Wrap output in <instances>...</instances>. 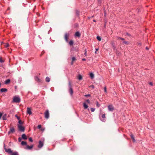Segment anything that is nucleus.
<instances>
[{
    "mask_svg": "<svg viewBox=\"0 0 155 155\" xmlns=\"http://www.w3.org/2000/svg\"><path fill=\"white\" fill-rule=\"evenodd\" d=\"M68 87L69 88V92L70 95L72 96L73 94V91L72 88L71 83L70 81H69L68 83Z\"/></svg>",
    "mask_w": 155,
    "mask_h": 155,
    "instance_id": "obj_1",
    "label": "nucleus"
},
{
    "mask_svg": "<svg viewBox=\"0 0 155 155\" xmlns=\"http://www.w3.org/2000/svg\"><path fill=\"white\" fill-rule=\"evenodd\" d=\"M18 127L19 130L21 132H24L25 131V128L24 127L19 124L18 125Z\"/></svg>",
    "mask_w": 155,
    "mask_h": 155,
    "instance_id": "obj_2",
    "label": "nucleus"
},
{
    "mask_svg": "<svg viewBox=\"0 0 155 155\" xmlns=\"http://www.w3.org/2000/svg\"><path fill=\"white\" fill-rule=\"evenodd\" d=\"M13 101L16 103H19L20 101V99L19 97L15 96L14 97Z\"/></svg>",
    "mask_w": 155,
    "mask_h": 155,
    "instance_id": "obj_3",
    "label": "nucleus"
},
{
    "mask_svg": "<svg viewBox=\"0 0 155 155\" xmlns=\"http://www.w3.org/2000/svg\"><path fill=\"white\" fill-rule=\"evenodd\" d=\"M49 111L48 110H46L45 113V117L46 119H48L49 117Z\"/></svg>",
    "mask_w": 155,
    "mask_h": 155,
    "instance_id": "obj_4",
    "label": "nucleus"
},
{
    "mask_svg": "<svg viewBox=\"0 0 155 155\" xmlns=\"http://www.w3.org/2000/svg\"><path fill=\"white\" fill-rule=\"evenodd\" d=\"M108 110L110 111H113L114 109V107L112 105H110L108 106Z\"/></svg>",
    "mask_w": 155,
    "mask_h": 155,
    "instance_id": "obj_5",
    "label": "nucleus"
},
{
    "mask_svg": "<svg viewBox=\"0 0 155 155\" xmlns=\"http://www.w3.org/2000/svg\"><path fill=\"white\" fill-rule=\"evenodd\" d=\"M15 132V129L13 127H11L10 128V131L8 132V134L9 135L11 133H13Z\"/></svg>",
    "mask_w": 155,
    "mask_h": 155,
    "instance_id": "obj_6",
    "label": "nucleus"
},
{
    "mask_svg": "<svg viewBox=\"0 0 155 155\" xmlns=\"http://www.w3.org/2000/svg\"><path fill=\"white\" fill-rule=\"evenodd\" d=\"M69 36V33H66L64 35V38L67 42L68 41V39Z\"/></svg>",
    "mask_w": 155,
    "mask_h": 155,
    "instance_id": "obj_7",
    "label": "nucleus"
},
{
    "mask_svg": "<svg viewBox=\"0 0 155 155\" xmlns=\"http://www.w3.org/2000/svg\"><path fill=\"white\" fill-rule=\"evenodd\" d=\"M43 145V143L41 141H40L39 142V144L38 146V147L39 148H41Z\"/></svg>",
    "mask_w": 155,
    "mask_h": 155,
    "instance_id": "obj_8",
    "label": "nucleus"
},
{
    "mask_svg": "<svg viewBox=\"0 0 155 155\" xmlns=\"http://www.w3.org/2000/svg\"><path fill=\"white\" fill-rule=\"evenodd\" d=\"M5 151L6 152H8L9 153H12V151L10 149H7L5 147L4 148Z\"/></svg>",
    "mask_w": 155,
    "mask_h": 155,
    "instance_id": "obj_9",
    "label": "nucleus"
},
{
    "mask_svg": "<svg viewBox=\"0 0 155 155\" xmlns=\"http://www.w3.org/2000/svg\"><path fill=\"white\" fill-rule=\"evenodd\" d=\"M35 81H37L38 82H41V80L40 79L37 77H35Z\"/></svg>",
    "mask_w": 155,
    "mask_h": 155,
    "instance_id": "obj_10",
    "label": "nucleus"
},
{
    "mask_svg": "<svg viewBox=\"0 0 155 155\" xmlns=\"http://www.w3.org/2000/svg\"><path fill=\"white\" fill-rule=\"evenodd\" d=\"M27 113L29 114H32L31 109L30 108H27Z\"/></svg>",
    "mask_w": 155,
    "mask_h": 155,
    "instance_id": "obj_11",
    "label": "nucleus"
},
{
    "mask_svg": "<svg viewBox=\"0 0 155 155\" xmlns=\"http://www.w3.org/2000/svg\"><path fill=\"white\" fill-rule=\"evenodd\" d=\"M0 91L1 92H6L7 91V89L6 88H2L0 89Z\"/></svg>",
    "mask_w": 155,
    "mask_h": 155,
    "instance_id": "obj_12",
    "label": "nucleus"
},
{
    "mask_svg": "<svg viewBox=\"0 0 155 155\" xmlns=\"http://www.w3.org/2000/svg\"><path fill=\"white\" fill-rule=\"evenodd\" d=\"M22 138L23 139L26 140L27 139L26 136L25 134H23L22 135Z\"/></svg>",
    "mask_w": 155,
    "mask_h": 155,
    "instance_id": "obj_13",
    "label": "nucleus"
},
{
    "mask_svg": "<svg viewBox=\"0 0 155 155\" xmlns=\"http://www.w3.org/2000/svg\"><path fill=\"white\" fill-rule=\"evenodd\" d=\"M6 116L7 114H5L3 115L2 117V119L3 120H7Z\"/></svg>",
    "mask_w": 155,
    "mask_h": 155,
    "instance_id": "obj_14",
    "label": "nucleus"
},
{
    "mask_svg": "<svg viewBox=\"0 0 155 155\" xmlns=\"http://www.w3.org/2000/svg\"><path fill=\"white\" fill-rule=\"evenodd\" d=\"M130 137L132 139V141L133 142H135V140L133 134H131L130 135Z\"/></svg>",
    "mask_w": 155,
    "mask_h": 155,
    "instance_id": "obj_15",
    "label": "nucleus"
},
{
    "mask_svg": "<svg viewBox=\"0 0 155 155\" xmlns=\"http://www.w3.org/2000/svg\"><path fill=\"white\" fill-rule=\"evenodd\" d=\"M10 82V80L9 79H8L5 81V84H7L9 83Z\"/></svg>",
    "mask_w": 155,
    "mask_h": 155,
    "instance_id": "obj_16",
    "label": "nucleus"
},
{
    "mask_svg": "<svg viewBox=\"0 0 155 155\" xmlns=\"http://www.w3.org/2000/svg\"><path fill=\"white\" fill-rule=\"evenodd\" d=\"M33 147V146H29L28 145H27L26 147V149L30 150Z\"/></svg>",
    "mask_w": 155,
    "mask_h": 155,
    "instance_id": "obj_17",
    "label": "nucleus"
},
{
    "mask_svg": "<svg viewBox=\"0 0 155 155\" xmlns=\"http://www.w3.org/2000/svg\"><path fill=\"white\" fill-rule=\"evenodd\" d=\"M83 106H84L85 109H87L88 107V106L85 103H83Z\"/></svg>",
    "mask_w": 155,
    "mask_h": 155,
    "instance_id": "obj_18",
    "label": "nucleus"
},
{
    "mask_svg": "<svg viewBox=\"0 0 155 155\" xmlns=\"http://www.w3.org/2000/svg\"><path fill=\"white\" fill-rule=\"evenodd\" d=\"M50 78L48 77H46L45 79L46 81L47 82H49L50 81Z\"/></svg>",
    "mask_w": 155,
    "mask_h": 155,
    "instance_id": "obj_19",
    "label": "nucleus"
},
{
    "mask_svg": "<svg viewBox=\"0 0 155 155\" xmlns=\"http://www.w3.org/2000/svg\"><path fill=\"white\" fill-rule=\"evenodd\" d=\"M90 76L91 78V79H93V78H94V74L93 73H91L90 74Z\"/></svg>",
    "mask_w": 155,
    "mask_h": 155,
    "instance_id": "obj_20",
    "label": "nucleus"
},
{
    "mask_svg": "<svg viewBox=\"0 0 155 155\" xmlns=\"http://www.w3.org/2000/svg\"><path fill=\"white\" fill-rule=\"evenodd\" d=\"M82 79V77L80 74L78 75V80H81Z\"/></svg>",
    "mask_w": 155,
    "mask_h": 155,
    "instance_id": "obj_21",
    "label": "nucleus"
},
{
    "mask_svg": "<svg viewBox=\"0 0 155 155\" xmlns=\"http://www.w3.org/2000/svg\"><path fill=\"white\" fill-rule=\"evenodd\" d=\"M2 43H3V44H4V46L6 48H7V47H9V44L8 43H2L1 44H2Z\"/></svg>",
    "mask_w": 155,
    "mask_h": 155,
    "instance_id": "obj_22",
    "label": "nucleus"
},
{
    "mask_svg": "<svg viewBox=\"0 0 155 155\" xmlns=\"http://www.w3.org/2000/svg\"><path fill=\"white\" fill-rule=\"evenodd\" d=\"M76 60V59H75V58H74V57H73L72 58V62H71V65H72L73 64V61H75Z\"/></svg>",
    "mask_w": 155,
    "mask_h": 155,
    "instance_id": "obj_23",
    "label": "nucleus"
},
{
    "mask_svg": "<svg viewBox=\"0 0 155 155\" xmlns=\"http://www.w3.org/2000/svg\"><path fill=\"white\" fill-rule=\"evenodd\" d=\"M21 144L22 145H26L27 144V143L26 142L22 141Z\"/></svg>",
    "mask_w": 155,
    "mask_h": 155,
    "instance_id": "obj_24",
    "label": "nucleus"
},
{
    "mask_svg": "<svg viewBox=\"0 0 155 155\" xmlns=\"http://www.w3.org/2000/svg\"><path fill=\"white\" fill-rule=\"evenodd\" d=\"M12 155H18V152H15L12 153Z\"/></svg>",
    "mask_w": 155,
    "mask_h": 155,
    "instance_id": "obj_25",
    "label": "nucleus"
},
{
    "mask_svg": "<svg viewBox=\"0 0 155 155\" xmlns=\"http://www.w3.org/2000/svg\"><path fill=\"white\" fill-rule=\"evenodd\" d=\"M73 42L72 41H71L69 42V44L71 46L72 45H73Z\"/></svg>",
    "mask_w": 155,
    "mask_h": 155,
    "instance_id": "obj_26",
    "label": "nucleus"
},
{
    "mask_svg": "<svg viewBox=\"0 0 155 155\" xmlns=\"http://www.w3.org/2000/svg\"><path fill=\"white\" fill-rule=\"evenodd\" d=\"M97 39L99 41H100L101 40V37L99 36H98L97 37Z\"/></svg>",
    "mask_w": 155,
    "mask_h": 155,
    "instance_id": "obj_27",
    "label": "nucleus"
},
{
    "mask_svg": "<svg viewBox=\"0 0 155 155\" xmlns=\"http://www.w3.org/2000/svg\"><path fill=\"white\" fill-rule=\"evenodd\" d=\"M4 61L2 59V58H0V63H3Z\"/></svg>",
    "mask_w": 155,
    "mask_h": 155,
    "instance_id": "obj_28",
    "label": "nucleus"
},
{
    "mask_svg": "<svg viewBox=\"0 0 155 155\" xmlns=\"http://www.w3.org/2000/svg\"><path fill=\"white\" fill-rule=\"evenodd\" d=\"M15 116L17 117V119L18 120H19L20 119V117H18L17 116V114H16L15 115Z\"/></svg>",
    "mask_w": 155,
    "mask_h": 155,
    "instance_id": "obj_29",
    "label": "nucleus"
},
{
    "mask_svg": "<svg viewBox=\"0 0 155 155\" xmlns=\"http://www.w3.org/2000/svg\"><path fill=\"white\" fill-rule=\"evenodd\" d=\"M18 123L20 124H23V122L21 120H19Z\"/></svg>",
    "mask_w": 155,
    "mask_h": 155,
    "instance_id": "obj_30",
    "label": "nucleus"
},
{
    "mask_svg": "<svg viewBox=\"0 0 155 155\" xmlns=\"http://www.w3.org/2000/svg\"><path fill=\"white\" fill-rule=\"evenodd\" d=\"M91 112H94L95 110V109L91 108Z\"/></svg>",
    "mask_w": 155,
    "mask_h": 155,
    "instance_id": "obj_31",
    "label": "nucleus"
},
{
    "mask_svg": "<svg viewBox=\"0 0 155 155\" xmlns=\"http://www.w3.org/2000/svg\"><path fill=\"white\" fill-rule=\"evenodd\" d=\"M104 91L105 92L107 93V88L105 86L104 87Z\"/></svg>",
    "mask_w": 155,
    "mask_h": 155,
    "instance_id": "obj_32",
    "label": "nucleus"
},
{
    "mask_svg": "<svg viewBox=\"0 0 155 155\" xmlns=\"http://www.w3.org/2000/svg\"><path fill=\"white\" fill-rule=\"evenodd\" d=\"M29 141L31 142H32L33 140H32V139L31 137H30L29 139Z\"/></svg>",
    "mask_w": 155,
    "mask_h": 155,
    "instance_id": "obj_33",
    "label": "nucleus"
},
{
    "mask_svg": "<svg viewBox=\"0 0 155 155\" xmlns=\"http://www.w3.org/2000/svg\"><path fill=\"white\" fill-rule=\"evenodd\" d=\"M3 113L1 112H0V119H1V117L3 115Z\"/></svg>",
    "mask_w": 155,
    "mask_h": 155,
    "instance_id": "obj_34",
    "label": "nucleus"
},
{
    "mask_svg": "<svg viewBox=\"0 0 155 155\" xmlns=\"http://www.w3.org/2000/svg\"><path fill=\"white\" fill-rule=\"evenodd\" d=\"M41 125H39L38 126V129H40L41 128Z\"/></svg>",
    "mask_w": 155,
    "mask_h": 155,
    "instance_id": "obj_35",
    "label": "nucleus"
},
{
    "mask_svg": "<svg viewBox=\"0 0 155 155\" xmlns=\"http://www.w3.org/2000/svg\"><path fill=\"white\" fill-rule=\"evenodd\" d=\"M102 117L103 118H105V114H102Z\"/></svg>",
    "mask_w": 155,
    "mask_h": 155,
    "instance_id": "obj_36",
    "label": "nucleus"
},
{
    "mask_svg": "<svg viewBox=\"0 0 155 155\" xmlns=\"http://www.w3.org/2000/svg\"><path fill=\"white\" fill-rule=\"evenodd\" d=\"M123 43L126 45L128 44V43L127 41H123Z\"/></svg>",
    "mask_w": 155,
    "mask_h": 155,
    "instance_id": "obj_37",
    "label": "nucleus"
},
{
    "mask_svg": "<svg viewBox=\"0 0 155 155\" xmlns=\"http://www.w3.org/2000/svg\"><path fill=\"white\" fill-rule=\"evenodd\" d=\"M44 53H45V51H43L42 52L40 55V56H42Z\"/></svg>",
    "mask_w": 155,
    "mask_h": 155,
    "instance_id": "obj_38",
    "label": "nucleus"
},
{
    "mask_svg": "<svg viewBox=\"0 0 155 155\" xmlns=\"http://www.w3.org/2000/svg\"><path fill=\"white\" fill-rule=\"evenodd\" d=\"M21 137H19L18 138V141L19 142H21Z\"/></svg>",
    "mask_w": 155,
    "mask_h": 155,
    "instance_id": "obj_39",
    "label": "nucleus"
},
{
    "mask_svg": "<svg viewBox=\"0 0 155 155\" xmlns=\"http://www.w3.org/2000/svg\"><path fill=\"white\" fill-rule=\"evenodd\" d=\"M118 39H121V40H124V38H120V37H118Z\"/></svg>",
    "mask_w": 155,
    "mask_h": 155,
    "instance_id": "obj_40",
    "label": "nucleus"
},
{
    "mask_svg": "<svg viewBox=\"0 0 155 155\" xmlns=\"http://www.w3.org/2000/svg\"><path fill=\"white\" fill-rule=\"evenodd\" d=\"M75 37H78V31H77L75 34Z\"/></svg>",
    "mask_w": 155,
    "mask_h": 155,
    "instance_id": "obj_41",
    "label": "nucleus"
},
{
    "mask_svg": "<svg viewBox=\"0 0 155 155\" xmlns=\"http://www.w3.org/2000/svg\"><path fill=\"white\" fill-rule=\"evenodd\" d=\"M90 87H91V88H94V85H91L90 86Z\"/></svg>",
    "mask_w": 155,
    "mask_h": 155,
    "instance_id": "obj_42",
    "label": "nucleus"
},
{
    "mask_svg": "<svg viewBox=\"0 0 155 155\" xmlns=\"http://www.w3.org/2000/svg\"><path fill=\"white\" fill-rule=\"evenodd\" d=\"M86 102H87V103H89H89H90V100H88V99H87V100H86Z\"/></svg>",
    "mask_w": 155,
    "mask_h": 155,
    "instance_id": "obj_43",
    "label": "nucleus"
},
{
    "mask_svg": "<svg viewBox=\"0 0 155 155\" xmlns=\"http://www.w3.org/2000/svg\"><path fill=\"white\" fill-rule=\"evenodd\" d=\"M97 106L98 107H99L100 106V104L98 103L97 102Z\"/></svg>",
    "mask_w": 155,
    "mask_h": 155,
    "instance_id": "obj_44",
    "label": "nucleus"
},
{
    "mask_svg": "<svg viewBox=\"0 0 155 155\" xmlns=\"http://www.w3.org/2000/svg\"><path fill=\"white\" fill-rule=\"evenodd\" d=\"M84 55L86 56H87V51H86V50L85 51V53H84Z\"/></svg>",
    "mask_w": 155,
    "mask_h": 155,
    "instance_id": "obj_45",
    "label": "nucleus"
},
{
    "mask_svg": "<svg viewBox=\"0 0 155 155\" xmlns=\"http://www.w3.org/2000/svg\"><path fill=\"white\" fill-rule=\"evenodd\" d=\"M90 94H87L85 95V96L87 97H88L90 96Z\"/></svg>",
    "mask_w": 155,
    "mask_h": 155,
    "instance_id": "obj_46",
    "label": "nucleus"
},
{
    "mask_svg": "<svg viewBox=\"0 0 155 155\" xmlns=\"http://www.w3.org/2000/svg\"><path fill=\"white\" fill-rule=\"evenodd\" d=\"M81 35L78 32V37H79Z\"/></svg>",
    "mask_w": 155,
    "mask_h": 155,
    "instance_id": "obj_47",
    "label": "nucleus"
},
{
    "mask_svg": "<svg viewBox=\"0 0 155 155\" xmlns=\"http://www.w3.org/2000/svg\"><path fill=\"white\" fill-rule=\"evenodd\" d=\"M149 84H150V85H151V86H152V85H153V83H152V82H150V83H149Z\"/></svg>",
    "mask_w": 155,
    "mask_h": 155,
    "instance_id": "obj_48",
    "label": "nucleus"
},
{
    "mask_svg": "<svg viewBox=\"0 0 155 155\" xmlns=\"http://www.w3.org/2000/svg\"><path fill=\"white\" fill-rule=\"evenodd\" d=\"M82 60L83 61H86V60L85 58H83V59H82Z\"/></svg>",
    "mask_w": 155,
    "mask_h": 155,
    "instance_id": "obj_49",
    "label": "nucleus"
},
{
    "mask_svg": "<svg viewBox=\"0 0 155 155\" xmlns=\"http://www.w3.org/2000/svg\"><path fill=\"white\" fill-rule=\"evenodd\" d=\"M126 35H128V36H130V35L128 33H127Z\"/></svg>",
    "mask_w": 155,
    "mask_h": 155,
    "instance_id": "obj_50",
    "label": "nucleus"
},
{
    "mask_svg": "<svg viewBox=\"0 0 155 155\" xmlns=\"http://www.w3.org/2000/svg\"><path fill=\"white\" fill-rule=\"evenodd\" d=\"M146 48L147 50H148V49H149L148 48V47H146Z\"/></svg>",
    "mask_w": 155,
    "mask_h": 155,
    "instance_id": "obj_51",
    "label": "nucleus"
},
{
    "mask_svg": "<svg viewBox=\"0 0 155 155\" xmlns=\"http://www.w3.org/2000/svg\"><path fill=\"white\" fill-rule=\"evenodd\" d=\"M44 130V129H41V130L43 131Z\"/></svg>",
    "mask_w": 155,
    "mask_h": 155,
    "instance_id": "obj_52",
    "label": "nucleus"
},
{
    "mask_svg": "<svg viewBox=\"0 0 155 155\" xmlns=\"http://www.w3.org/2000/svg\"><path fill=\"white\" fill-rule=\"evenodd\" d=\"M93 21H94V22H96V21H95V20H93Z\"/></svg>",
    "mask_w": 155,
    "mask_h": 155,
    "instance_id": "obj_53",
    "label": "nucleus"
},
{
    "mask_svg": "<svg viewBox=\"0 0 155 155\" xmlns=\"http://www.w3.org/2000/svg\"><path fill=\"white\" fill-rule=\"evenodd\" d=\"M96 51H97L98 50V49H96Z\"/></svg>",
    "mask_w": 155,
    "mask_h": 155,
    "instance_id": "obj_54",
    "label": "nucleus"
},
{
    "mask_svg": "<svg viewBox=\"0 0 155 155\" xmlns=\"http://www.w3.org/2000/svg\"><path fill=\"white\" fill-rule=\"evenodd\" d=\"M1 83H0V87H1Z\"/></svg>",
    "mask_w": 155,
    "mask_h": 155,
    "instance_id": "obj_55",
    "label": "nucleus"
},
{
    "mask_svg": "<svg viewBox=\"0 0 155 155\" xmlns=\"http://www.w3.org/2000/svg\"><path fill=\"white\" fill-rule=\"evenodd\" d=\"M95 53H97V51H95Z\"/></svg>",
    "mask_w": 155,
    "mask_h": 155,
    "instance_id": "obj_56",
    "label": "nucleus"
},
{
    "mask_svg": "<svg viewBox=\"0 0 155 155\" xmlns=\"http://www.w3.org/2000/svg\"><path fill=\"white\" fill-rule=\"evenodd\" d=\"M88 110L89 111V108H88Z\"/></svg>",
    "mask_w": 155,
    "mask_h": 155,
    "instance_id": "obj_57",
    "label": "nucleus"
}]
</instances>
